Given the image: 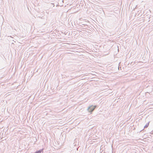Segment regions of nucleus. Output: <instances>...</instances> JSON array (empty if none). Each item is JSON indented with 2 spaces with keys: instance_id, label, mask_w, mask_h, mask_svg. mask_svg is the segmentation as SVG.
Masks as SVG:
<instances>
[{
  "instance_id": "f257e3e1",
  "label": "nucleus",
  "mask_w": 153,
  "mask_h": 153,
  "mask_svg": "<svg viewBox=\"0 0 153 153\" xmlns=\"http://www.w3.org/2000/svg\"><path fill=\"white\" fill-rule=\"evenodd\" d=\"M97 107V105H91L87 109L88 111L91 114L93 111Z\"/></svg>"
},
{
  "instance_id": "f03ea898",
  "label": "nucleus",
  "mask_w": 153,
  "mask_h": 153,
  "mask_svg": "<svg viewBox=\"0 0 153 153\" xmlns=\"http://www.w3.org/2000/svg\"><path fill=\"white\" fill-rule=\"evenodd\" d=\"M43 149H40L39 150H37L34 153H41L43 152Z\"/></svg>"
},
{
  "instance_id": "7ed1b4c3",
  "label": "nucleus",
  "mask_w": 153,
  "mask_h": 153,
  "mask_svg": "<svg viewBox=\"0 0 153 153\" xmlns=\"http://www.w3.org/2000/svg\"><path fill=\"white\" fill-rule=\"evenodd\" d=\"M149 123H150V122H149L148 123H146V124L144 126V128H147L148 127V126H149Z\"/></svg>"
},
{
  "instance_id": "20e7f679",
  "label": "nucleus",
  "mask_w": 153,
  "mask_h": 153,
  "mask_svg": "<svg viewBox=\"0 0 153 153\" xmlns=\"http://www.w3.org/2000/svg\"><path fill=\"white\" fill-rule=\"evenodd\" d=\"M120 62L119 63V65H120Z\"/></svg>"
},
{
  "instance_id": "39448f33",
  "label": "nucleus",
  "mask_w": 153,
  "mask_h": 153,
  "mask_svg": "<svg viewBox=\"0 0 153 153\" xmlns=\"http://www.w3.org/2000/svg\"><path fill=\"white\" fill-rule=\"evenodd\" d=\"M119 66H118V68L119 69Z\"/></svg>"
}]
</instances>
